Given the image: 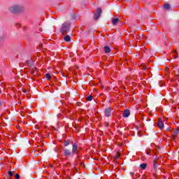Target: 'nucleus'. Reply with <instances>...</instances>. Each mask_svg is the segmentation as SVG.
Segmentation results:
<instances>
[{
    "label": "nucleus",
    "mask_w": 179,
    "mask_h": 179,
    "mask_svg": "<svg viewBox=\"0 0 179 179\" xmlns=\"http://www.w3.org/2000/svg\"><path fill=\"white\" fill-rule=\"evenodd\" d=\"M8 10L10 13H20L24 12V7L20 4H13L9 6Z\"/></svg>",
    "instance_id": "f257e3e1"
},
{
    "label": "nucleus",
    "mask_w": 179,
    "mask_h": 179,
    "mask_svg": "<svg viewBox=\"0 0 179 179\" xmlns=\"http://www.w3.org/2000/svg\"><path fill=\"white\" fill-rule=\"evenodd\" d=\"M164 9H166V10H169L171 7L170 6V4L169 3H164Z\"/></svg>",
    "instance_id": "9b49d317"
},
{
    "label": "nucleus",
    "mask_w": 179,
    "mask_h": 179,
    "mask_svg": "<svg viewBox=\"0 0 179 179\" xmlns=\"http://www.w3.org/2000/svg\"><path fill=\"white\" fill-rule=\"evenodd\" d=\"M0 105H1V101H0Z\"/></svg>",
    "instance_id": "cd10ccee"
},
{
    "label": "nucleus",
    "mask_w": 179,
    "mask_h": 179,
    "mask_svg": "<svg viewBox=\"0 0 179 179\" xmlns=\"http://www.w3.org/2000/svg\"><path fill=\"white\" fill-rule=\"evenodd\" d=\"M120 155H121V153H120V152H117L116 153V156H115V160L120 159Z\"/></svg>",
    "instance_id": "4468645a"
},
{
    "label": "nucleus",
    "mask_w": 179,
    "mask_h": 179,
    "mask_svg": "<svg viewBox=\"0 0 179 179\" xmlns=\"http://www.w3.org/2000/svg\"><path fill=\"white\" fill-rule=\"evenodd\" d=\"M39 47H40V48H43V43H41V44L39 45Z\"/></svg>",
    "instance_id": "a878e982"
},
{
    "label": "nucleus",
    "mask_w": 179,
    "mask_h": 179,
    "mask_svg": "<svg viewBox=\"0 0 179 179\" xmlns=\"http://www.w3.org/2000/svg\"><path fill=\"white\" fill-rule=\"evenodd\" d=\"M45 78L48 79V80H50L51 79V75H50V73H47L45 75Z\"/></svg>",
    "instance_id": "f3484780"
},
{
    "label": "nucleus",
    "mask_w": 179,
    "mask_h": 179,
    "mask_svg": "<svg viewBox=\"0 0 179 179\" xmlns=\"http://www.w3.org/2000/svg\"><path fill=\"white\" fill-rule=\"evenodd\" d=\"M70 143H71V141L69 140H67V141H64V145L68 146Z\"/></svg>",
    "instance_id": "a211bd4d"
},
{
    "label": "nucleus",
    "mask_w": 179,
    "mask_h": 179,
    "mask_svg": "<svg viewBox=\"0 0 179 179\" xmlns=\"http://www.w3.org/2000/svg\"><path fill=\"white\" fill-rule=\"evenodd\" d=\"M92 96H89L87 97V101H92Z\"/></svg>",
    "instance_id": "412c9836"
},
{
    "label": "nucleus",
    "mask_w": 179,
    "mask_h": 179,
    "mask_svg": "<svg viewBox=\"0 0 179 179\" xmlns=\"http://www.w3.org/2000/svg\"><path fill=\"white\" fill-rule=\"evenodd\" d=\"M120 19L118 18H113L112 19V24L114 26L117 25V24L120 23Z\"/></svg>",
    "instance_id": "6e6552de"
},
{
    "label": "nucleus",
    "mask_w": 179,
    "mask_h": 179,
    "mask_svg": "<svg viewBox=\"0 0 179 179\" xmlns=\"http://www.w3.org/2000/svg\"><path fill=\"white\" fill-rule=\"evenodd\" d=\"M178 134H179V129H175L173 130V138H176V136H177Z\"/></svg>",
    "instance_id": "1a4fd4ad"
},
{
    "label": "nucleus",
    "mask_w": 179,
    "mask_h": 179,
    "mask_svg": "<svg viewBox=\"0 0 179 179\" xmlns=\"http://www.w3.org/2000/svg\"><path fill=\"white\" fill-rule=\"evenodd\" d=\"M158 127L159 129H163V128H164V123H163V120L162 119L158 120Z\"/></svg>",
    "instance_id": "423d86ee"
},
{
    "label": "nucleus",
    "mask_w": 179,
    "mask_h": 179,
    "mask_svg": "<svg viewBox=\"0 0 179 179\" xmlns=\"http://www.w3.org/2000/svg\"><path fill=\"white\" fill-rule=\"evenodd\" d=\"M106 127H108V123H106Z\"/></svg>",
    "instance_id": "bb28decb"
},
{
    "label": "nucleus",
    "mask_w": 179,
    "mask_h": 179,
    "mask_svg": "<svg viewBox=\"0 0 179 179\" xmlns=\"http://www.w3.org/2000/svg\"><path fill=\"white\" fill-rule=\"evenodd\" d=\"M150 152H151V150L150 148H148L146 150V154L148 155L149 156H150Z\"/></svg>",
    "instance_id": "6ab92c4d"
},
{
    "label": "nucleus",
    "mask_w": 179,
    "mask_h": 179,
    "mask_svg": "<svg viewBox=\"0 0 179 179\" xmlns=\"http://www.w3.org/2000/svg\"><path fill=\"white\" fill-rule=\"evenodd\" d=\"M64 41L69 42L71 41V36H69V35H66V36L64 37Z\"/></svg>",
    "instance_id": "f8f14e48"
},
{
    "label": "nucleus",
    "mask_w": 179,
    "mask_h": 179,
    "mask_svg": "<svg viewBox=\"0 0 179 179\" xmlns=\"http://www.w3.org/2000/svg\"><path fill=\"white\" fill-rule=\"evenodd\" d=\"M103 50H104L105 52H106V53L111 52V49H110V47H108V46H105L103 48Z\"/></svg>",
    "instance_id": "9d476101"
},
{
    "label": "nucleus",
    "mask_w": 179,
    "mask_h": 179,
    "mask_svg": "<svg viewBox=\"0 0 179 179\" xmlns=\"http://www.w3.org/2000/svg\"><path fill=\"white\" fill-rule=\"evenodd\" d=\"M105 117H111V108L108 107L104 110Z\"/></svg>",
    "instance_id": "39448f33"
},
{
    "label": "nucleus",
    "mask_w": 179,
    "mask_h": 179,
    "mask_svg": "<svg viewBox=\"0 0 179 179\" xmlns=\"http://www.w3.org/2000/svg\"><path fill=\"white\" fill-rule=\"evenodd\" d=\"M32 75H34V76H36V75H37V69H35V71H34L33 69L31 71Z\"/></svg>",
    "instance_id": "2eb2a0df"
},
{
    "label": "nucleus",
    "mask_w": 179,
    "mask_h": 179,
    "mask_svg": "<svg viewBox=\"0 0 179 179\" xmlns=\"http://www.w3.org/2000/svg\"><path fill=\"white\" fill-rule=\"evenodd\" d=\"M176 55H173L174 58H178V55H177V50L173 52Z\"/></svg>",
    "instance_id": "aec40b11"
},
{
    "label": "nucleus",
    "mask_w": 179,
    "mask_h": 179,
    "mask_svg": "<svg viewBox=\"0 0 179 179\" xmlns=\"http://www.w3.org/2000/svg\"><path fill=\"white\" fill-rule=\"evenodd\" d=\"M22 92H23V93H26V92H27V90L26 89H24V90H22Z\"/></svg>",
    "instance_id": "393cba45"
},
{
    "label": "nucleus",
    "mask_w": 179,
    "mask_h": 179,
    "mask_svg": "<svg viewBox=\"0 0 179 179\" xmlns=\"http://www.w3.org/2000/svg\"><path fill=\"white\" fill-rule=\"evenodd\" d=\"M70 29H71V22H64L60 29V33H62L64 36H65L68 34V31H69Z\"/></svg>",
    "instance_id": "7ed1b4c3"
},
{
    "label": "nucleus",
    "mask_w": 179,
    "mask_h": 179,
    "mask_svg": "<svg viewBox=\"0 0 179 179\" xmlns=\"http://www.w3.org/2000/svg\"><path fill=\"white\" fill-rule=\"evenodd\" d=\"M100 16H101V8H97L94 15V20H98Z\"/></svg>",
    "instance_id": "20e7f679"
},
{
    "label": "nucleus",
    "mask_w": 179,
    "mask_h": 179,
    "mask_svg": "<svg viewBox=\"0 0 179 179\" xmlns=\"http://www.w3.org/2000/svg\"><path fill=\"white\" fill-rule=\"evenodd\" d=\"M130 176H135V173H134V172H130Z\"/></svg>",
    "instance_id": "b1692460"
},
{
    "label": "nucleus",
    "mask_w": 179,
    "mask_h": 179,
    "mask_svg": "<svg viewBox=\"0 0 179 179\" xmlns=\"http://www.w3.org/2000/svg\"><path fill=\"white\" fill-rule=\"evenodd\" d=\"M148 166V164L143 163V164H141L140 165V168L142 169V170H145V169H146V167Z\"/></svg>",
    "instance_id": "ddd939ff"
},
{
    "label": "nucleus",
    "mask_w": 179,
    "mask_h": 179,
    "mask_svg": "<svg viewBox=\"0 0 179 179\" xmlns=\"http://www.w3.org/2000/svg\"><path fill=\"white\" fill-rule=\"evenodd\" d=\"M20 178V176L17 173L15 174V179H19Z\"/></svg>",
    "instance_id": "5701e85b"
},
{
    "label": "nucleus",
    "mask_w": 179,
    "mask_h": 179,
    "mask_svg": "<svg viewBox=\"0 0 179 179\" xmlns=\"http://www.w3.org/2000/svg\"><path fill=\"white\" fill-rule=\"evenodd\" d=\"M8 176H10V177H12V176H13V172H12L11 171H9Z\"/></svg>",
    "instance_id": "4be33fe9"
},
{
    "label": "nucleus",
    "mask_w": 179,
    "mask_h": 179,
    "mask_svg": "<svg viewBox=\"0 0 179 179\" xmlns=\"http://www.w3.org/2000/svg\"><path fill=\"white\" fill-rule=\"evenodd\" d=\"M157 167H158V164L156 162V160H154V169H155V170H156V169H157Z\"/></svg>",
    "instance_id": "dca6fc26"
},
{
    "label": "nucleus",
    "mask_w": 179,
    "mask_h": 179,
    "mask_svg": "<svg viewBox=\"0 0 179 179\" xmlns=\"http://www.w3.org/2000/svg\"><path fill=\"white\" fill-rule=\"evenodd\" d=\"M76 150H78V144H76V143H74L73 144L72 152H71V150H69L66 148L63 150V152H64L65 157L69 158L71 156H73V155H75V153H76Z\"/></svg>",
    "instance_id": "f03ea898"
},
{
    "label": "nucleus",
    "mask_w": 179,
    "mask_h": 179,
    "mask_svg": "<svg viewBox=\"0 0 179 179\" xmlns=\"http://www.w3.org/2000/svg\"><path fill=\"white\" fill-rule=\"evenodd\" d=\"M129 115H131V112L129 111V110H124V112H123L124 118L128 117Z\"/></svg>",
    "instance_id": "0eeeda50"
}]
</instances>
